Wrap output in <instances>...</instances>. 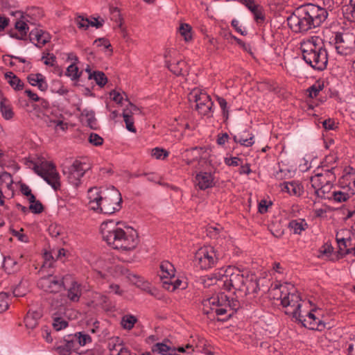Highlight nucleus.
<instances>
[{
    "mask_svg": "<svg viewBox=\"0 0 355 355\" xmlns=\"http://www.w3.org/2000/svg\"><path fill=\"white\" fill-rule=\"evenodd\" d=\"M326 8L308 3L295 9L287 17V24L294 33H306L309 31L319 27L327 18Z\"/></svg>",
    "mask_w": 355,
    "mask_h": 355,
    "instance_id": "nucleus-1",
    "label": "nucleus"
},
{
    "mask_svg": "<svg viewBox=\"0 0 355 355\" xmlns=\"http://www.w3.org/2000/svg\"><path fill=\"white\" fill-rule=\"evenodd\" d=\"M302 58L313 69L322 71L328 63L327 51L322 40L311 37L300 43Z\"/></svg>",
    "mask_w": 355,
    "mask_h": 355,
    "instance_id": "nucleus-2",
    "label": "nucleus"
},
{
    "mask_svg": "<svg viewBox=\"0 0 355 355\" xmlns=\"http://www.w3.org/2000/svg\"><path fill=\"white\" fill-rule=\"evenodd\" d=\"M291 290H294L291 284H275L271 286L270 293L274 299L280 301L283 307L291 306L293 311H300L302 307L301 297L298 293L291 292Z\"/></svg>",
    "mask_w": 355,
    "mask_h": 355,
    "instance_id": "nucleus-3",
    "label": "nucleus"
},
{
    "mask_svg": "<svg viewBox=\"0 0 355 355\" xmlns=\"http://www.w3.org/2000/svg\"><path fill=\"white\" fill-rule=\"evenodd\" d=\"M122 202L121 193L112 186L103 191L96 212L109 215L114 214L122 208Z\"/></svg>",
    "mask_w": 355,
    "mask_h": 355,
    "instance_id": "nucleus-4",
    "label": "nucleus"
},
{
    "mask_svg": "<svg viewBox=\"0 0 355 355\" xmlns=\"http://www.w3.org/2000/svg\"><path fill=\"white\" fill-rule=\"evenodd\" d=\"M336 52L343 56H349V60L355 58V34L349 32L335 33L331 38Z\"/></svg>",
    "mask_w": 355,
    "mask_h": 355,
    "instance_id": "nucleus-5",
    "label": "nucleus"
},
{
    "mask_svg": "<svg viewBox=\"0 0 355 355\" xmlns=\"http://www.w3.org/2000/svg\"><path fill=\"white\" fill-rule=\"evenodd\" d=\"M189 101L196 103V110L202 116H212L214 103L211 97L198 88H194L189 94Z\"/></svg>",
    "mask_w": 355,
    "mask_h": 355,
    "instance_id": "nucleus-6",
    "label": "nucleus"
},
{
    "mask_svg": "<svg viewBox=\"0 0 355 355\" xmlns=\"http://www.w3.org/2000/svg\"><path fill=\"white\" fill-rule=\"evenodd\" d=\"M71 279V275L69 274L62 277L49 275L41 277L37 282V286L45 292L57 293L67 289L68 281Z\"/></svg>",
    "mask_w": 355,
    "mask_h": 355,
    "instance_id": "nucleus-7",
    "label": "nucleus"
},
{
    "mask_svg": "<svg viewBox=\"0 0 355 355\" xmlns=\"http://www.w3.org/2000/svg\"><path fill=\"white\" fill-rule=\"evenodd\" d=\"M118 223L114 225L112 220L105 221L101 225V232L103 239L106 243L112 246L114 249L118 248L122 237L125 235V231L121 228L117 227Z\"/></svg>",
    "mask_w": 355,
    "mask_h": 355,
    "instance_id": "nucleus-8",
    "label": "nucleus"
},
{
    "mask_svg": "<svg viewBox=\"0 0 355 355\" xmlns=\"http://www.w3.org/2000/svg\"><path fill=\"white\" fill-rule=\"evenodd\" d=\"M218 257L214 248L211 246L200 248L195 254L194 261L202 270H207L212 268Z\"/></svg>",
    "mask_w": 355,
    "mask_h": 355,
    "instance_id": "nucleus-9",
    "label": "nucleus"
},
{
    "mask_svg": "<svg viewBox=\"0 0 355 355\" xmlns=\"http://www.w3.org/2000/svg\"><path fill=\"white\" fill-rule=\"evenodd\" d=\"M233 268L234 270H231L229 277H226L224 280V289L230 291L232 288L235 291L242 292L244 286L243 274L238 268Z\"/></svg>",
    "mask_w": 355,
    "mask_h": 355,
    "instance_id": "nucleus-10",
    "label": "nucleus"
},
{
    "mask_svg": "<svg viewBox=\"0 0 355 355\" xmlns=\"http://www.w3.org/2000/svg\"><path fill=\"white\" fill-rule=\"evenodd\" d=\"M335 167H331L330 169H321V172H317L315 175L311 176V183L313 188L318 187L320 185H324L327 183H334L336 181V177L334 173Z\"/></svg>",
    "mask_w": 355,
    "mask_h": 355,
    "instance_id": "nucleus-11",
    "label": "nucleus"
},
{
    "mask_svg": "<svg viewBox=\"0 0 355 355\" xmlns=\"http://www.w3.org/2000/svg\"><path fill=\"white\" fill-rule=\"evenodd\" d=\"M245 8L257 25H261L266 20V10L263 6L255 0H245Z\"/></svg>",
    "mask_w": 355,
    "mask_h": 355,
    "instance_id": "nucleus-12",
    "label": "nucleus"
},
{
    "mask_svg": "<svg viewBox=\"0 0 355 355\" xmlns=\"http://www.w3.org/2000/svg\"><path fill=\"white\" fill-rule=\"evenodd\" d=\"M123 273L125 275L129 281L137 287L151 295H155V293L157 291V289L153 288L151 284L148 282L145 281L143 277L130 272L128 269H125Z\"/></svg>",
    "mask_w": 355,
    "mask_h": 355,
    "instance_id": "nucleus-13",
    "label": "nucleus"
},
{
    "mask_svg": "<svg viewBox=\"0 0 355 355\" xmlns=\"http://www.w3.org/2000/svg\"><path fill=\"white\" fill-rule=\"evenodd\" d=\"M167 55H165V58ZM165 65L176 76H184L189 74L188 67L187 62L183 60L174 59L169 60L166 59Z\"/></svg>",
    "mask_w": 355,
    "mask_h": 355,
    "instance_id": "nucleus-14",
    "label": "nucleus"
},
{
    "mask_svg": "<svg viewBox=\"0 0 355 355\" xmlns=\"http://www.w3.org/2000/svg\"><path fill=\"white\" fill-rule=\"evenodd\" d=\"M139 242V239L137 232L132 229L129 234H127L125 232V235L122 237L117 250H122L124 251L132 250L137 246Z\"/></svg>",
    "mask_w": 355,
    "mask_h": 355,
    "instance_id": "nucleus-15",
    "label": "nucleus"
},
{
    "mask_svg": "<svg viewBox=\"0 0 355 355\" xmlns=\"http://www.w3.org/2000/svg\"><path fill=\"white\" fill-rule=\"evenodd\" d=\"M195 184L200 190H206L215 186L214 177L211 173L200 171L195 177Z\"/></svg>",
    "mask_w": 355,
    "mask_h": 355,
    "instance_id": "nucleus-16",
    "label": "nucleus"
},
{
    "mask_svg": "<svg viewBox=\"0 0 355 355\" xmlns=\"http://www.w3.org/2000/svg\"><path fill=\"white\" fill-rule=\"evenodd\" d=\"M75 347V340L72 335H67L63 340L56 343L53 349L56 351L59 355H71Z\"/></svg>",
    "mask_w": 355,
    "mask_h": 355,
    "instance_id": "nucleus-17",
    "label": "nucleus"
},
{
    "mask_svg": "<svg viewBox=\"0 0 355 355\" xmlns=\"http://www.w3.org/2000/svg\"><path fill=\"white\" fill-rule=\"evenodd\" d=\"M29 40L37 47H42L50 41L49 33L41 29L34 28L28 35Z\"/></svg>",
    "mask_w": 355,
    "mask_h": 355,
    "instance_id": "nucleus-18",
    "label": "nucleus"
},
{
    "mask_svg": "<svg viewBox=\"0 0 355 355\" xmlns=\"http://www.w3.org/2000/svg\"><path fill=\"white\" fill-rule=\"evenodd\" d=\"M281 189L291 196H300L304 192L302 185L298 182H284L280 184Z\"/></svg>",
    "mask_w": 355,
    "mask_h": 355,
    "instance_id": "nucleus-19",
    "label": "nucleus"
},
{
    "mask_svg": "<svg viewBox=\"0 0 355 355\" xmlns=\"http://www.w3.org/2000/svg\"><path fill=\"white\" fill-rule=\"evenodd\" d=\"M27 80L31 85L37 86L41 92L48 89V83L42 73H31L27 76Z\"/></svg>",
    "mask_w": 355,
    "mask_h": 355,
    "instance_id": "nucleus-20",
    "label": "nucleus"
},
{
    "mask_svg": "<svg viewBox=\"0 0 355 355\" xmlns=\"http://www.w3.org/2000/svg\"><path fill=\"white\" fill-rule=\"evenodd\" d=\"M67 289L68 290L67 296L73 302H78L81 295L80 284L73 279H69Z\"/></svg>",
    "mask_w": 355,
    "mask_h": 355,
    "instance_id": "nucleus-21",
    "label": "nucleus"
},
{
    "mask_svg": "<svg viewBox=\"0 0 355 355\" xmlns=\"http://www.w3.org/2000/svg\"><path fill=\"white\" fill-rule=\"evenodd\" d=\"M103 193V191H100L97 187H92L88 190L89 205L90 209L94 211L98 209Z\"/></svg>",
    "mask_w": 355,
    "mask_h": 355,
    "instance_id": "nucleus-22",
    "label": "nucleus"
},
{
    "mask_svg": "<svg viewBox=\"0 0 355 355\" xmlns=\"http://www.w3.org/2000/svg\"><path fill=\"white\" fill-rule=\"evenodd\" d=\"M202 152V148L201 147H193L187 149L183 153L184 157L183 160L187 165L189 166L201 157Z\"/></svg>",
    "mask_w": 355,
    "mask_h": 355,
    "instance_id": "nucleus-23",
    "label": "nucleus"
},
{
    "mask_svg": "<svg viewBox=\"0 0 355 355\" xmlns=\"http://www.w3.org/2000/svg\"><path fill=\"white\" fill-rule=\"evenodd\" d=\"M162 275L160 278L162 281L171 279L175 277V269L174 266L168 261H164L160 264Z\"/></svg>",
    "mask_w": 355,
    "mask_h": 355,
    "instance_id": "nucleus-24",
    "label": "nucleus"
},
{
    "mask_svg": "<svg viewBox=\"0 0 355 355\" xmlns=\"http://www.w3.org/2000/svg\"><path fill=\"white\" fill-rule=\"evenodd\" d=\"M42 317V312H26L24 322L28 329H34L38 324V320Z\"/></svg>",
    "mask_w": 355,
    "mask_h": 355,
    "instance_id": "nucleus-25",
    "label": "nucleus"
},
{
    "mask_svg": "<svg viewBox=\"0 0 355 355\" xmlns=\"http://www.w3.org/2000/svg\"><path fill=\"white\" fill-rule=\"evenodd\" d=\"M286 314L292 317L295 321L299 322L307 328V324H309L311 320V312H285Z\"/></svg>",
    "mask_w": 355,
    "mask_h": 355,
    "instance_id": "nucleus-26",
    "label": "nucleus"
},
{
    "mask_svg": "<svg viewBox=\"0 0 355 355\" xmlns=\"http://www.w3.org/2000/svg\"><path fill=\"white\" fill-rule=\"evenodd\" d=\"M0 111L3 117L6 120H10L14 116L12 105L9 101L3 96H1L0 101Z\"/></svg>",
    "mask_w": 355,
    "mask_h": 355,
    "instance_id": "nucleus-27",
    "label": "nucleus"
},
{
    "mask_svg": "<svg viewBox=\"0 0 355 355\" xmlns=\"http://www.w3.org/2000/svg\"><path fill=\"white\" fill-rule=\"evenodd\" d=\"M54 168L55 165L53 163L48 162H42L40 165L35 164L33 167L34 172L44 180L46 179V175H49L51 170Z\"/></svg>",
    "mask_w": 355,
    "mask_h": 355,
    "instance_id": "nucleus-28",
    "label": "nucleus"
},
{
    "mask_svg": "<svg viewBox=\"0 0 355 355\" xmlns=\"http://www.w3.org/2000/svg\"><path fill=\"white\" fill-rule=\"evenodd\" d=\"M334 183H327L314 188L315 195L322 199L331 200Z\"/></svg>",
    "mask_w": 355,
    "mask_h": 355,
    "instance_id": "nucleus-29",
    "label": "nucleus"
},
{
    "mask_svg": "<svg viewBox=\"0 0 355 355\" xmlns=\"http://www.w3.org/2000/svg\"><path fill=\"white\" fill-rule=\"evenodd\" d=\"M123 345V340L118 336L112 337L107 340V347L111 355H119L120 348Z\"/></svg>",
    "mask_w": 355,
    "mask_h": 355,
    "instance_id": "nucleus-30",
    "label": "nucleus"
},
{
    "mask_svg": "<svg viewBox=\"0 0 355 355\" xmlns=\"http://www.w3.org/2000/svg\"><path fill=\"white\" fill-rule=\"evenodd\" d=\"M231 270H234V268L228 266L227 268H219L217 272L213 274L214 279H216V284L224 289V280L226 277H229Z\"/></svg>",
    "mask_w": 355,
    "mask_h": 355,
    "instance_id": "nucleus-31",
    "label": "nucleus"
},
{
    "mask_svg": "<svg viewBox=\"0 0 355 355\" xmlns=\"http://www.w3.org/2000/svg\"><path fill=\"white\" fill-rule=\"evenodd\" d=\"M44 180L47 184L51 185L55 191L58 190L60 187V175L56 171L55 168L51 170Z\"/></svg>",
    "mask_w": 355,
    "mask_h": 355,
    "instance_id": "nucleus-32",
    "label": "nucleus"
},
{
    "mask_svg": "<svg viewBox=\"0 0 355 355\" xmlns=\"http://www.w3.org/2000/svg\"><path fill=\"white\" fill-rule=\"evenodd\" d=\"M122 116L125 123L126 129L133 133L137 132V130L134 125V118L132 116V112L131 110H128V107L123 110Z\"/></svg>",
    "mask_w": 355,
    "mask_h": 355,
    "instance_id": "nucleus-33",
    "label": "nucleus"
},
{
    "mask_svg": "<svg viewBox=\"0 0 355 355\" xmlns=\"http://www.w3.org/2000/svg\"><path fill=\"white\" fill-rule=\"evenodd\" d=\"M88 79H94L96 83L100 87H104L107 83V78L103 71H94L92 74H89Z\"/></svg>",
    "mask_w": 355,
    "mask_h": 355,
    "instance_id": "nucleus-34",
    "label": "nucleus"
},
{
    "mask_svg": "<svg viewBox=\"0 0 355 355\" xmlns=\"http://www.w3.org/2000/svg\"><path fill=\"white\" fill-rule=\"evenodd\" d=\"M202 304L203 309L210 308L211 311H214V308L211 306H222L223 305V303L221 302L220 295L205 299L202 300Z\"/></svg>",
    "mask_w": 355,
    "mask_h": 355,
    "instance_id": "nucleus-35",
    "label": "nucleus"
},
{
    "mask_svg": "<svg viewBox=\"0 0 355 355\" xmlns=\"http://www.w3.org/2000/svg\"><path fill=\"white\" fill-rule=\"evenodd\" d=\"M354 193H347L344 191H333L331 200L336 202H346L353 195Z\"/></svg>",
    "mask_w": 355,
    "mask_h": 355,
    "instance_id": "nucleus-36",
    "label": "nucleus"
},
{
    "mask_svg": "<svg viewBox=\"0 0 355 355\" xmlns=\"http://www.w3.org/2000/svg\"><path fill=\"white\" fill-rule=\"evenodd\" d=\"M307 226L304 220H293L288 224V227L293 231L294 234H300Z\"/></svg>",
    "mask_w": 355,
    "mask_h": 355,
    "instance_id": "nucleus-37",
    "label": "nucleus"
},
{
    "mask_svg": "<svg viewBox=\"0 0 355 355\" xmlns=\"http://www.w3.org/2000/svg\"><path fill=\"white\" fill-rule=\"evenodd\" d=\"M51 92L61 96L67 95L69 93V90L64 87L61 80H55L52 82Z\"/></svg>",
    "mask_w": 355,
    "mask_h": 355,
    "instance_id": "nucleus-38",
    "label": "nucleus"
},
{
    "mask_svg": "<svg viewBox=\"0 0 355 355\" xmlns=\"http://www.w3.org/2000/svg\"><path fill=\"white\" fill-rule=\"evenodd\" d=\"M17 262L10 256L4 257L3 261V268L8 273L13 272L17 270Z\"/></svg>",
    "mask_w": 355,
    "mask_h": 355,
    "instance_id": "nucleus-39",
    "label": "nucleus"
},
{
    "mask_svg": "<svg viewBox=\"0 0 355 355\" xmlns=\"http://www.w3.org/2000/svg\"><path fill=\"white\" fill-rule=\"evenodd\" d=\"M82 115L85 116L87 119V125L91 128L96 130V119L95 118V112L93 110H88L87 109H85L83 112Z\"/></svg>",
    "mask_w": 355,
    "mask_h": 355,
    "instance_id": "nucleus-40",
    "label": "nucleus"
},
{
    "mask_svg": "<svg viewBox=\"0 0 355 355\" xmlns=\"http://www.w3.org/2000/svg\"><path fill=\"white\" fill-rule=\"evenodd\" d=\"M137 321V319L135 316L128 314L123 316L121 320V324L123 329L130 330L133 328Z\"/></svg>",
    "mask_w": 355,
    "mask_h": 355,
    "instance_id": "nucleus-41",
    "label": "nucleus"
},
{
    "mask_svg": "<svg viewBox=\"0 0 355 355\" xmlns=\"http://www.w3.org/2000/svg\"><path fill=\"white\" fill-rule=\"evenodd\" d=\"M324 327V323L311 312V320L309 324H307V328L311 330L322 331Z\"/></svg>",
    "mask_w": 355,
    "mask_h": 355,
    "instance_id": "nucleus-42",
    "label": "nucleus"
},
{
    "mask_svg": "<svg viewBox=\"0 0 355 355\" xmlns=\"http://www.w3.org/2000/svg\"><path fill=\"white\" fill-rule=\"evenodd\" d=\"M82 74V71L79 72L78 67L75 63L71 64L65 72V76L70 77L72 80H78Z\"/></svg>",
    "mask_w": 355,
    "mask_h": 355,
    "instance_id": "nucleus-43",
    "label": "nucleus"
},
{
    "mask_svg": "<svg viewBox=\"0 0 355 355\" xmlns=\"http://www.w3.org/2000/svg\"><path fill=\"white\" fill-rule=\"evenodd\" d=\"M96 306H99L103 311H110L107 306L108 297L105 295L96 294L95 300L92 302Z\"/></svg>",
    "mask_w": 355,
    "mask_h": 355,
    "instance_id": "nucleus-44",
    "label": "nucleus"
},
{
    "mask_svg": "<svg viewBox=\"0 0 355 355\" xmlns=\"http://www.w3.org/2000/svg\"><path fill=\"white\" fill-rule=\"evenodd\" d=\"M324 89V83L320 82H315L313 85L309 87L306 92L308 93V96L310 98H315L318 96L320 92H321Z\"/></svg>",
    "mask_w": 355,
    "mask_h": 355,
    "instance_id": "nucleus-45",
    "label": "nucleus"
},
{
    "mask_svg": "<svg viewBox=\"0 0 355 355\" xmlns=\"http://www.w3.org/2000/svg\"><path fill=\"white\" fill-rule=\"evenodd\" d=\"M69 168L73 171L77 172L80 175V176H83L89 168L87 167V164L85 163L76 159Z\"/></svg>",
    "mask_w": 355,
    "mask_h": 355,
    "instance_id": "nucleus-46",
    "label": "nucleus"
},
{
    "mask_svg": "<svg viewBox=\"0 0 355 355\" xmlns=\"http://www.w3.org/2000/svg\"><path fill=\"white\" fill-rule=\"evenodd\" d=\"M72 338L75 341L77 340L80 346H85L92 342L91 336L84 332H78L72 335Z\"/></svg>",
    "mask_w": 355,
    "mask_h": 355,
    "instance_id": "nucleus-47",
    "label": "nucleus"
},
{
    "mask_svg": "<svg viewBox=\"0 0 355 355\" xmlns=\"http://www.w3.org/2000/svg\"><path fill=\"white\" fill-rule=\"evenodd\" d=\"M192 28L188 24H181L179 28V32L180 35L184 37L186 42L191 41L192 40Z\"/></svg>",
    "mask_w": 355,
    "mask_h": 355,
    "instance_id": "nucleus-48",
    "label": "nucleus"
},
{
    "mask_svg": "<svg viewBox=\"0 0 355 355\" xmlns=\"http://www.w3.org/2000/svg\"><path fill=\"white\" fill-rule=\"evenodd\" d=\"M248 278L249 277L248 276L247 282H245L246 290L248 293H257L259 290L257 277L252 275L250 279Z\"/></svg>",
    "mask_w": 355,
    "mask_h": 355,
    "instance_id": "nucleus-49",
    "label": "nucleus"
},
{
    "mask_svg": "<svg viewBox=\"0 0 355 355\" xmlns=\"http://www.w3.org/2000/svg\"><path fill=\"white\" fill-rule=\"evenodd\" d=\"M83 176H80V175H79L77 172L73 171L70 168H68V181L71 184H72L75 187H78L80 184V179Z\"/></svg>",
    "mask_w": 355,
    "mask_h": 355,
    "instance_id": "nucleus-50",
    "label": "nucleus"
},
{
    "mask_svg": "<svg viewBox=\"0 0 355 355\" xmlns=\"http://www.w3.org/2000/svg\"><path fill=\"white\" fill-rule=\"evenodd\" d=\"M336 241L338 246V253L341 255H345L351 253L350 249L347 248V243L349 242V240L345 239H339L338 236L336 237Z\"/></svg>",
    "mask_w": 355,
    "mask_h": 355,
    "instance_id": "nucleus-51",
    "label": "nucleus"
},
{
    "mask_svg": "<svg viewBox=\"0 0 355 355\" xmlns=\"http://www.w3.org/2000/svg\"><path fill=\"white\" fill-rule=\"evenodd\" d=\"M52 325L53 329L58 331L66 328L68 326V322L62 318L54 316Z\"/></svg>",
    "mask_w": 355,
    "mask_h": 355,
    "instance_id": "nucleus-52",
    "label": "nucleus"
},
{
    "mask_svg": "<svg viewBox=\"0 0 355 355\" xmlns=\"http://www.w3.org/2000/svg\"><path fill=\"white\" fill-rule=\"evenodd\" d=\"M220 299L223 303L224 300L227 302V304L232 311H238L240 308V303L237 300H234V298H232V301H230L229 297L223 293L220 294Z\"/></svg>",
    "mask_w": 355,
    "mask_h": 355,
    "instance_id": "nucleus-53",
    "label": "nucleus"
},
{
    "mask_svg": "<svg viewBox=\"0 0 355 355\" xmlns=\"http://www.w3.org/2000/svg\"><path fill=\"white\" fill-rule=\"evenodd\" d=\"M163 287L165 289L171 290V291H174L176 288H179V286L182 284V281L180 279H175L173 282L171 281V279L163 281Z\"/></svg>",
    "mask_w": 355,
    "mask_h": 355,
    "instance_id": "nucleus-54",
    "label": "nucleus"
},
{
    "mask_svg": "<svg viewBox=\"0 0 355 355\" xmlns=\"http://www.w3.org/2000/svg\"><path fill=\"white\" fill-rule=\"evenodd\" d=\"M15 28L19 32L20 35L26 37L29 28L26 22L21 20H18L15 24Z\"/></svg>",
    "mask_w": 355,
    "mask_h": 355,
    "instance_id": "nucleus-55",
    "label": "nucleus"
},
{
    "mask_svg": "<svg viewBox=\"0 0 355 355\" xmlns=\"http://www.w3.org/2000/svg\"><path fill=\"white\" fill-rule=\"evenodd\" d=\"M9 308V295L7 293H0V310L7 311Z\"/></svg>",
    "mask_w": 355,
    "mask_h": 355,
    "instance_id": "nucleus-56",
    "label": "nucleus"
},
{
    "mask_svg": "<svg viewBox=\"0 0 355 355\" xmlns=\"http://www.w3.org/2000/svg\"><path fill=\"white\" fill-rule=\"evenodd\" d=\"M93 44L96 45L97 47L103 46L105 49H109L111 52L113 51L109 40L105 37H100L95 40L93 42Z\"/></svg>",
    "mask_w": 355,
    "mask_h": 355,
    "instance_id": "nucleus-57",
    "label": "nucleus"
},
{
    "mask_svg": "<svg viewBox=\"0 0 355 355\" xmlns=\"http://www.w3.org/2000/svg\"><path fill=\"white\" fill-rule=\"evenodd\" d=\"M8 83L16 91L22 90L24 87V83L18 77H12V79L8 80Z\"/></svg>",
    "mask_w": 355,
    "mask_h": 355,
    "instance_id": "nucleus-58",
    "label": "nucleus"
},
{
    "mask_svg": "<svg viewBox=\"0 0 355 355\" xmlns=\"http://www.w3.org/2000/svg\"><path fill=\"white\" fill-rule=\"evenodd\" d=\"M168 152L164 148L156 147L152 150V156L156 159H164L168 156Z\"/></svg>",
    "mask_w": 355,
    "mask_h": 355,
    "instance_id": "nucleus-59",
    "label": "nucleus"
},
{
    "mask_svg": "<svg viewBox=\"0 0 355 355\" xmlns=\"http://www.w3.org/2000/svg\"><path fill=\"white\" fill-rule=\"evenodd\" d=\"M88 141L95 146H100L103 144V139L98 134L94 132L89 135Z\"/></svg>",
    "mask_w": 355,
    "mask_h": 355,
    "instance_id": "nucleus-60",
    "label": "nucleus"
},
{
    "mask_svg": "<svg viewBox=\"0 0 355 355\" xmlns=\"http://www.w3.org/2000/svg\"><path fill=\"white\" fill-rule=\"evenodd\" d=\"M217 101L222 109L223 117L227 120L229 116V110L227 107V103L226 100L223 97L217 96Z\"/></svg>",
    "mask_w": 355,
    "mask_h": 355,
    "instance_id": "nucleus-61",
    "label": "nucleus"
},
{
    "mask_svg": "<svg viewBox=\"0 0 355 355\" xmlns=\"http://www.w3.org/2000/svg\"><path fill=\"white\" fill-rule=\"evenodd\" d=\"M31 211L35 214H41L44 210V207L40 200H37L29 206Z\"/></svg>",
    "mask_w": 355,
    "mask_h": 355,
    "instance_id": "nucleus-62",
    "label": "nucleus"
},
{
    "mask_svg": "<svg viewBox=\"0 0 355 355\" xmlns=\"http://www.w3.org/2000/svg\"><path fill=\"white\" fill-rule=\"evenodd\" d=\"M12 293L15 297H24L26 294V288L22 286V282H20L12 290Z\"/></svg>",
    "mask_w": 355,
    "mask_h": 355,
    "instance_id": "nucleus-63",
    "label": "nucleus"
},
{
    "mask_svg": "<svg viewBox=\"0 0 355 355\" xmlns=\"http://www.w3.org/2000/svg\"><path fill=\"white\" fill-rule=\"evenodd\" d=\"M153 350L160 354L166 355L170 352V347L163 343H158L155 345Z\"/></svg>",
    "mask_w": 355,
    "mask_h": 355,
    "instance_id": "nucleus-64",
    "label": "nucleus"
}]
</instances>
